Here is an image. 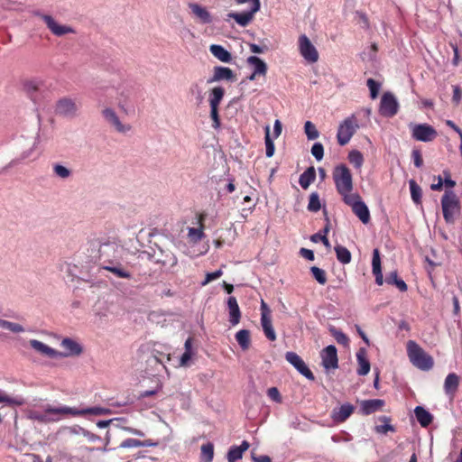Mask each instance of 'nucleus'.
I'll return each mask as SVG.
<instances>
[{
  "label": "nucleus",
  "mask_w": 462,
  "mask_h": 462,
  "mask_svg": "<svg viewBox=\"0 0 462 462\" xmlns=\"http://www.w3.org/2000/svg\"><path fill=\"white\" fill-rule=\"evenodd\" d=\"M79 105L76 99L70 97H62L59 99L55 106V113L62 117L72 119L78 116Z\"/></svg>",
  "instance_id": "0eeeda50"
},
{
  "label": "nucleus",
  "mask_w": 462,
  "mask_h": 462,
  "mask_svg": "<svg viewBox=\"0 0 462 462\" xmlns=\"http://www.w3.org/2000/svg\"><path fill=\"white\" fill-rule=\"evenodd\" d=\"M52 171L56 177L62 180L69 179L72 174L70 169L60 163H54L52 165Z\"/></svg>",
  "instance_id": "a19ab883"
},
{
  "label": "nucleus",
  "mask_w": 462,
  "mask_h": 462,
  "mask_svg": "<svg viewBox=\"0 0 462 462\" xmlns=\"http://www.w3.org/2000/svg\"><path fill=\"white\" fill-rule=\"evenodd\" d=\"M443 217L447 223H453L456 216L459 214L460 204L453 191H446L441 199Z\"/></svg>",
  "instance_id": "39448f33"
},
{
  "label": "nucleus",
  "mask_w": 462,
  "mask_h": 462,
  "mask_svg": "<svg viewBox=\"0 0 462 462\" xmlns=\"http://www.w3.org/2000/svg\"><path fill=\"white\" fill-rule=\"evenodd\" d=\"M411 196L414 203L420 204L421 201L422 190L414 180H409Z\"/></svg>",
  "instance_id": "37998d69"
},
{
  "label": "nucleus",
  "mask_w": 462,
  "mask_h": 462,
  "mask_svg": "<svg viewBox=\"0 0 462 462\" xmlns=\"http://www.w3.org/2000/svg\"><path fill=\"white\" fill-rule=\"evenodd\" d=\"M225 95V89L222 87H215L209 91L208 102L210 108H218Z\"/></svg>",
  "instance_id": "c756f323"
},
{
  "label": "nucleus",
  "mask_w": 462,
  "mask_h": 462,
  "mask_svg": "<svg viewBox=\"0 0 462 462\" xmlns=\"http://www.w3.org/2000/svg\"><path fill=\"white\" fill-rule=\"evenodd\" d=\"M0 403L14 406H21L24 403V400L21 396L11 397L0 390Z\"/></svg>",
  "instance_id": "ea45409f"
},
{
  "label": "nucleus",
  "mask_w": 462,
  "mask_h": 462,
  "mask_svg": "<svg viewBox=\"0 0 462 462\" xmlns=\"http://www.w3.org/2000/svg\"><path fill=\"white\" fill-rule=\"evenodd\" d=\"M399 109V103L395 97L390 93H384L381 97L379 112L383 116L393 117Z\"/></svg>",
  "instance_id": "f8f14e48"
},
{
  "label": "nucleus",
  "mask_w": 462,
  "mask_h": 462,
  "mask_svg": "<svg viewBox=\"0 0 462 462\" xmlns=\"http://www.w3.org/2000/svg\"><path fill=\"white\" fill-rule=\"evenodd\" d=\"M227 308L229 312V321L233 326L239 323L241 319V311L235 297L230 296L227 299Z\"/></svg>",
  "instance_id": "393cba45"
},
{
  "label": "nucleus",
  "mask_w": 462,
  "mask_h": 462,
  "mask_svg": "<svg viewBox=\"0 0 462 462\" xmlns=\"http://www.w3.org/2000/svg\"><path fill=\"white\" fill-rule=\"evenodd\" d=\"M30 346L38 353L51 357V358H59L60 351L49 346L48 345L39 341L37 339H31L29 341Z\"/></svg>",
  "instance_id": "4be33fe9"
},
{
  "label": "nucleus",
  "mask_w": 462,
  "mask_h": 462,
  "mask_svg": "<svg viewBox=\"0 0 462 462\" xmlns=\"http://www.w3.org/2000/svg\"><path fill=\"white\" fill-rule=\"evenodd\" d=\"M383 405L384 401L381 399L365 400L360 402V411L364 415H369L381 411Z\"/></svg>",
  "instance_id": "b1692460"
},
{
  "label": "nucleus",
  "mask_w": 462,
  "mask_h": 462,
  "mask_svg": "<svg viewBox=\"0 0 462 462\" xmlns=\"http://www.w3.org/2000/svg\"><path fill=\"white\" fill-rule=\"evenodd\" d=\"M235 2L236 5L248 4V9L242 13L227 14L226 21L228 22L230 19H234L238 25L245 27L254 20V14L260 10V0H235Z\"/></svg>",
  "instance_id": "7ed1b4c3"
},
{
  "label": "nucleus",
  "mask_w": 462,
  "mask_h": 462,
  "mask_svg": "<svg viewBox=\"0 0 462 462\" xmlns=\"http://www.w3.org/2000/svg\"><path fill=\"white\" fill-rule=\"evenodd\" d=\"M60 346L64 349L60 352L59 357L79 356L83 353L82 345L71 337H64L60 341Z\"/></svg>",
  "instance_id": "2eb2a0df"
},
{
  "label": "nucleus",
  "mask_w": 462,
  "mask_h": 462,
  "mask_svg": "<svg viewBox=\"0 0 462 462\" xmlns=\"http://www.w3.org/2000/svg\"><path fill=\"white\" fill-rule=\"evenodd\" d=\"M412 159H413L414 165L417 168H420L422 166L423 160H422L421 154L419 151H417V150L412 151Z\"/></svg>",
  "instance_id": "338daca9"
},
{
  "label": "nucleus",
  "mask_w": 462,
  "mask_h": 462,
  "mask_svg": "<svg viewBox=\"0 0 462 462\" xmlns=\"http://www.w3.org/2000/svg\"><path fill=\"white\" fill-rule=\"evenodd\" d=\"M250 445L246 440H244L240 446H233L227 452L228 462H236L241 459L245 451L249 448Z\"/></svg>",
  "instance_id": "cd10ccee"
},
{
  "label": "nucleus",
  "mask_w": 462,
  "mask_h": 462,
  "mask_svg": "<svg viewBox=\"0 0 462 462\" xmlns=\"http://www.w3.org/2000/svg\"><path fill=\"white\" fill-rule=\"evenodd\" d=\"M209 51L215 58H217L218 60L222 62L229 63L232 60L231 53L221 45H210Z\"/></svg>",
  "instance_id": "c85d7f7f"
},
{
  "label": "nucleus",
  "mask_w": 462,
  "mask_h": 462,
  "mask_svg": "<svg viewBox=\"0 0 462 462\" xmlns=\"http://www.w3.org/2000/svg\"><path fill=\"white\" fill-rule=\"evenodd\" d=\"M320 201L319 194L316 192H313L310 196V200L308 204V209L311 212H317L320 209Z\"/></svg>",
  "instance_id": "864d4df0"
},
{
  "label": "nucleus",
  "mask_w": 462,
  "mask_h": 462,
  "mask_svg": "<svg viewBox=\"0 0 462 462\" xmlns=\"http://www.w3.org/2000/svg\"><path fill=\"white\" fill-rule=\"evenodd\" d=\"M358 128V121L355 115L344 119L337 128V139L338 144L341 146L347 144Z\"/></svg>",
  "instance_id": "423d86ee"
},
{
  "label": "nucleus",
  "mask_w": 462,
  "mask_h": 462,
  "mask_svg": "<svg viewBox=\"0 0 462 462\" xmlns=\"http://www.w3.org/2000/svg\"><path fill=\"white\" fill-rule=\"evenodd\" d=\"M304 132L309 140H315L319 136V133L315 125L310 121H306L304 124Z\"/></svg>",
  "instance_id": "a18cd8bd"
},
{
  "label": "nucleus",
  "mask_w": 462,
  "mask_h": 462,
  "mask_svg": "<svg viewBox=\"0 0 462 462\" xmlns=\"http://www.w3.org/2000/svg\"><path fill=\"white\" fill-rule=\"evenodd\" d=\"M235 75L231 69L226 67L217 66L214 68L213 76L208 79V83L217 82L221 80L235 81Z\"/></svg>",
  "instance_id": "412c9836"
},
{
  "label": "nucleus",
  "mask_w": 462,
  "mask_h": 462,
  "mask_svg": "<svg viewBox=\"0 0 462 462\" xmlns=\"http://www.w3.org/2000/svg\"><path fill=\"white\" fill-rule=\"evenodd\" d=\"M356 360L358 363L357 374L359 375H365L370 371V362L367 358L365 348H360L356 353Z\"/></svg>",
  "instance_id": "bb28decb"
},
{
  "label": "nucleus",
  "mask_w": 462,
  "mask_h": 462,
  "mask_svg": "<svg viewBox=\"0 0 462 462\" xmlns=\"http://www.w3.org/2000/svg\"><path fill=\"white\" fill-rule=\"evenodd\" d=\"M320 356L322 359V365L326 370L337 369L338 367L337 351L335 346L329 345L325 347Z\"/></svg>",
  "instance_id": "dca6fc26"
},
{
  "label": "nucleus",
  "mask_w": 462,
  "mask_h": 462,
  "mask_svg": "<svg viewBox=\"0 0 462 462\" xmlns=\"http://www.w3.org/2000/svg\"><path fill=\"white\" fill-rule=\"evenodd\" d=\"M285 359L307 379L314 380L315 377L312 372L309 369L305 362L298 354H296L295 352H287L285 354Z\"/></svg>",
  "instance_id": "4468645a"
},
{
  "label": "nucleus",
  "mask_w": 462,
  "mask_h": 462,
  "mask_svg": "<svg viewBox=\"0 0 462 462\" xmlns=\"http://www.w3.org/2000/svg\"><path fill=\"white\" fill-rule=\"evenodd\" d=\"M124 249L115 242H107L99 245L98 260L101 268L117 261H122Z\"/></svg>",
  "instance_id": "20e7f679"
},
{
  "label": "nucleus",
  "mask_w": 462,
  "mask_h": 462,
  "mask_svg": "<svg viewBox=\"0 0 462 462\" xmlns=\"http://www.w3.org/2000/svg\"><path fill=\"white\" fill-rule=\"evenodd\" d=\"M268 397L275 402H281L282 397L279 390L276 387H271L267 390Z\"/></svg>",
  "instance_id": "e2e57ef3"
},
{
  "label": "nucleus",
  "mask_w": 462,
  "mask_h": 462,
  "mask_svg": "<svg viewBox=\"0 0 462 462\" xmlns=\"http://www.w3.org/2000/svg\"><path fill=\"white\" fill-rule=\"evenodd\" d=\"M310 272L314 277V279L319 283V284H325L327 282V276L324 270L317 267L312 266L310 268Z\"/></svg>",
  "instance_id": "603ef678"
},
{
  "label": "nucleus",
  "mask_w": 462,
  "mask_h": 462,
  "mask_svg": "<svg viewBox=\"0 0 462 462\" xmlns=\"http://www.w3.org/2000/svg\"><path fill=\"white\" fill-rule=\"evenodd\" d=\"M261 325L265 337L269 340L274 341L276 339V333L272 324V318L263 316V318H261Z\"/></svg>",
  "instance_id": "72a5a7b5"
},
{
  "label": "nucleus",
  "mask_w": 462,
  "mask_h": 462,
  "mask_svg": "<svg viewBox=\"0 0 462 462\" xmlns=\"http://www.w3.org/2000/svg\"><path fill=\"white\" fill-rule=\"evenodd\" d=\"M34 14L41 17L45 23L48 29L55 36L60 37L68 33H74L75 31L72 27L68 25L60 24L52 16L42 14L40 12H34Z\"/></svg>",
  "instance_id": "9b49d317"
},
{
  "label": "nucleus",
  "mask_w": 462,
  "mask_h": 462,
  "mask_svg": "<svg viewBox=\"0 0 462 462\" xmlns=\"http://www.w3.org/2000/svg\"><path fill=\"white\" fill-rule=\"evenodd\" d=\"M348 160L356 169H360L364 162L363 154L356 150L349 152Z\"/></svg>",
  "instance_id": "49530a36"
},
{
  "label": "nucleus",
  "mask_w": 462,
  "mask_h": 462,
  "mask_svg": "<svg viewBox=\"0 0 462 462\" xmlns=\"http://www.w3.org/2000/svg\"><path fill=\"white\" fill-rule=\"evenodd\" d=\"M101 115L106 124H108L111 127H113L116 131L121 134H126L131 130V125L123 124L116 112L110 107H106L101 111Z\"/></svg>",
  "instance_id": "ddd939ff"
},
{
  "label": "nucleus",
  "mask_w": 462,
  "mask_h": 462,
  "mask_svg": "<svg viewBox=\"0 0 462 462\" xmlns=\"http://www.w3.org/2000/svg\"><path fill=\"white\" fill-rule=\"evenodd\" d=\"M460 383V376L455 373H449L445 380L443 384V389L445 394L450 399L453 400Z\"/></svg>",
  "instance_id": "a211bd4d"
},
{
  "label": "nucleus",
  "mask_w": 462,
  "mask_h": 462,
  "mask_svg": "<svg viewBox=\"0 0 462 462\" xmlns=\"http://www.w3.org/2000/svg\"><path fill=\"white\" fill-rule=\"evenodd\" d=\"M298 43L300 53L306 61L309 63H315L318 61L319 52L316 47L305 34H302L299 37Z\"/></svg>",
  "instance_id": "1a4fd4ad"
},
{
  "label": "nucleus",
  "mask_w": 462,
  "mask_h": 462,
  "mask_svg": "<svg viewBox=\"0 0 462 462\" xmlns=\"http://www.w3.org/2000/svg\"><path fill=\"white\" fill-rule=\"evenodd\" d=\"M190 92L193 95H196V97L199 101H202V99H203L202 90H201L200 87L199 86V84H197V83L193 84L190 87Z\"/></svg>",
  "instance_id": "774afa93"
},
{
  "label": "nucleus",
  "mask_w": 462,
  "mask_h": 462,
  "mask_svg": "<svg viewBox=\"0 0 462 462\" xmlns=\"http://www.w3.org/2000/svg\"><path fill=\"white\" fill-rule=\"evenodd\" d=\"M194 355V352H187L184 351V353L181 355L180 358V364L179 366L181 367H188L190 365V360L192 356Z\"/></svg>",
  "instance_id": "052dcab7"
},
{
  "label": "nucleus",
  "mask_w": 462,
  "mask_h": 462,
  "mask_svg": "<svg viewBox=\"0 0 462 462\" xmlns=\"http://www.w3.org/2000/svg\"><path fill=\"white\" fill-rule=\"evenodd\" d=\"M355 407L354 405L346 402L342 404L341 406L333 409L331 412V419L336 423H342L346 421L354 412Z\"/></svg>",
  "instance_id": "6ab92c4d"
},
{
  "label": "nucleus",
  "mask_w": 462,
  "mask_h": 462,
  "mask_svg": "<svg viewBox=\"0 0 462 462\" xmlns=\"http://www.w3.org/2000/svg\"><path fill=\"white\" fill-rule=\"evenodd\" d=\"M335 252L337 254V259L343 264H347L351 262V253L350 251L342 245L335 246Z\"/></svg>",
  "instance_id": "4c0bfd02"
},
{
  "label": "nucleus",
  "mask_w": 462,
  "mask_h": 462,
  "mask_svg": "<svg viewBox=\"0 0 462 462\" xmlns=\"http://www.w3.org/2000/svg\"><path fill=\"white\" fill-rule=\"evenodd\" d=\"M80 415L92 414V415H109L112 413L110 409L103 408L99 406L90 407L86 409H79Z\"/></svg>",
  "instance_id": "c03bdc74"
},
{
  "label": "nucleus",
  "mask_w": 462,
  "mask_h": 462,
  "mask_svg": "<svg viewBox=\"0 0 462 462\" xmlns=\"http://www.w3.org/2000/svg\"><path fill=\"white\" fill-rule=\"evenodd\" d=\"M329 331H330V333L332 334V336L335 337L336 341L338 344L343 345V346H347L348 345L349 339H348L347 336L345 333H343L342 331L337 329L334 327H331L329 328Z\"/></svg>",
  "instance_id": "09e8293b"
},
{
  "label": "nucleus",
  "mask_w": 462,
  "mask_h": 462,
  "mask_svg": "<svg viewBox=\"0 0 462 462\" xmlns=\"http://www.w3.org/2000/svg\"><path fill=\"white\" fill-rule=\"evenodd\" d=\"M411 136L416 141L431 142L437 137V131L428 124L411 125Z\"/></svg>",
  "instance_id": "9d476101"
},
{
  "label": "nucleus",
  "mask_w": 462,
  "mask_h": 462,
  "mask_svg": "<svg viewBox=\"0 0 462 462\" xmlns=\"http://www.w3.org/2000/svg\"><path fill=\"white\" fill-rule=\"evenodd\" d=\"M210 117L213 121V128L217 129L220 126V119L218 115V108H210Z\"/></svg>",
  "instance_id": "0e129e2a"
},
{
  "label": "nucleus",
  "mask_w": 462,
  "mask_h": 462,
  "mask_svg": "<svg viewBox=\"0 0 462 462\" xmlns=\"http://www.w3.org/2000/svg\"><path fill=\"white\" fill-rule=\"evenodd\" d=\"M152 257L155 263H161L167 267H173L177 264L178 262L177 257L171 251L163 249L160 246H158L157 251H154Z\"/></svg>",
  "instance_id": "f3484780"
},
{
  "label": "nucleus",
  "mask_w": 462,
  "mask_h": 462,
  "mask_svg": "<svg viewBox=\"0 0 462 462\" xmlns=\"http://www.w3.org/2000/svg\"><path fill=\"white\" fill-rule=\"evenodd\" d=\"M311 154L317 161L322 160L324 156V147L320 143H315L311 147Z\"/></svg>",
  "instance_id": "13d9d810"
},
{
  "label": "nucleus",
  "mask_w": 462,
  "mask_h": 462,
  "mask_svg": "<svg viewBox=\"0 0 462 462\" xmlns=\"http://www.w3.org/2000/svg\"><path fill=\"white\" fill-rule=\"evenodd\" d=\"M204 236V233L202 230V227L195 228V227H189L188 231V237L190 242L192 243H198L200 241Z\"/></svg>",
  "instance_id": "3c124183"
},
{
  "label": "nucleus",
  "mask_w": 462,
  "mask_h": 462,
  "mask_svg": "<svg viewBox=\"0 0 462 462\" xmlns=\"http://www.w3.org/2000/svg\"><path fill=\"white\" fill-rule=\"evenodd\" d=\"M222 274H223V272H222V270H221V269L217 270V271H215V272H213V273H208L206 274V279H205V281H204V282H201V285H202V286L207 285V284H208V283H209L210 282L215 281V280L218 279L219 277H221V276H222Z\"/></svg>",
  "instance_id": "bf43d9fd"
},
{
  "label": "nucleus",
  "mask_w": 462,
  "mask_h": 462,
  "mask_svg": "<svg viewBox=\"0 0 462 462\" xmlns=\"http://www.w3.org/2000/svg\"><path fill=\"white\" fill-rule=\"evenodd\" d=\"M236 339L243 350H246L250 346V332L247 329H241L236 334Z\"/></svg>",
  "instance_id": "58836bf2"
},
{
  "label": "nucleus",
  "mask_w": 462,
  "mask_h": 462,
  "mask_svg": "<svg viewBox=\"0 0 462 462\" xmlns=\"http://www.w3.org/2000/svg\"><path fill=\"white\" fill-rule=\"evenodd\" d=\"M247 63L253 67L254 74L264 76L267 72L266 63L256 56L247 58Z\"/></svg>",
  "instance_id": "2f4dec72"
},
{
  "label": "nucleus",
  "mask_w": 462,
  "mask_h": 462,
  "mask_svg": "<svg viewBox=\"0 0 462 462\" xmlns=\"http://www.w3.org/2000/svg\"><path fill=\"white\" fill-rule=\"evenodd\" d=\"M30 419L37 420L41 423H51L57 422L60 420V418H52L49 412L46 411V408L44 409L43 413H40L38 411H32L29 415Z\"/></svg>",
  "instance_id": "c9c22d12"
},
{
  "label": "nucleus",
  "mask_w": 462,
  "mask_h": 462,
  "mask_svg": "<svg viewBox=\"0 0 462 462\" xmlns=\"http://www.w3.org/2000/svg\"><path fill=\"white\" fill-rule=\"evenodd\" d=\"M343 201L351 207L352 211L364 224H367L370 221L369 209L357 193L352 197H346V199Z\"/></svg>",
  "instance_id": "6e6552de"
},
{
  "label": "nucleus",
  "mask_w": 462,
  "mask_h": 462,
  "mask_svg": "<svg viewBox=\"0 0 462 462\" xmlns=\"http://www.w3.org/2000/svg\"><path fill=\"white\" fill-rule=\"evenodd\" d=\"M265 152L267 157H272L274 154V143L270 137V127H265Z\"/></svg>",
  "instance_id": "8fccbe9b"
},
{
  "label": "nucleus",
  "mask_w": 462,
  "mask_h": 462,
  "mask_svg": "<svg viewBox=\"0 0 462 462\" xmlns=\"http://www.w3.org/2000/svg\"><path fill=\"white\" fill-rule=\"evenodd\" d=\"M102 269L112 273L117 278L130 279L132 277L131 273L122 264L121 261L107 264Z\"/></svg>",
  "instance_id": "a878e982"
},
{
  "label": "nucleus",
  "mask_w": 462,
  "mask_h": 462,
  "mask_svg": "<svg viewBox=\"0 0 462 462\" xmlns=\"http://www.w3.org/2000/svg\"><path fill=\"white\" fill-rule=\"evenodd\" d=\"M42 86L43 81L40 79H26L23 83V90L29 95L36 93Z\"/></svg>",
  "instance_id": "f704fd0d"
},
{
  "label": "nucleus",
  "mask_w": 462,
  "mask_h": 462,
  "mask_svg": "<svg viewBox=\"0 0 462 462\" xmlns=\"http://www.w3.org/2000/svg\"><path fill=\"white\" fill-rule=\"evenodd\" d=\"M311 240L313 242H319L320 241V243H323V245L327 247V248H330L331 245L328 241V239L327 238V236L324 235H320V234H315L311 236Z\"/></svg>",
  "instance_id": "69168bd1"
},
{
  "label": "nucleus",
  "mask_w": 462,
  "mask_h": 462,
  "mask_svg": "<svg viewBox=\"0 0 462 462\" xmlns=\"http://www.w3.org/2000/svg\"><path fill=\"white\" fill-rule=\"evenodd\" d=\"M407 354L411 363L424 371L433 366V359L415 341L410 340L407 343Z\"/></svg>",
  "instance_id": "f03ea898"
},
{
  "label": "nucleus",
  "mask_w": 462,
  "mask_h": 462,
  "mask_svg": "<svg viewBox=\"0 0 462 462\" xmlns=\"http://www.w3.org/2000/svg\"><path fill=\"white\" fill-rule=\"evenodd\" d=\"M122 448H130L141 447V440L135 439H126L119 446Z\"/></svg>",
  "instance_id": "680f3d73"
},
{
  "label": "nucleus",
  "mask_w": 462,
  "mask_h": 462,
  "mask_svg": "<svg viewBox=\"0 0 462 462\" xmlns=\"http://www.w3.org/2000/svg\"><path fill=\"white\" fill-rule=\"evenodd\" d=\"M367 87L370 90V96L373 99L376 98L381 88L380 83L376 82L373 79H367Z\"/></svg>",
  "instance_id": "4d7b16f0"
},
{
  "label": "nucleus",
  "mask_w": 462,
  "mask_h": 462,
  "mask_svg": "<svg viewBox=\"0 0 462 462\" xmlns=\"http://www.w3.org/2000/svg\"><path fill=\"white\" fill-rule=\"evenodd\" d=\"M46 411L51 415H58L60 417V420L66 416H80L79 409L75 407H69L65 405H61L59 407L46 406Z\"/></svg>",
  "instance_id": "5701e85b"
},
{
  "label": "nucleus",
  "mask_w": 462,
  "mask_h": 462,
  "mask_svg": "<svg viewBox=\"0 0 462 462\" xmlns=\"http://www.w3.org/2000/svg\"><path fill=\"white\" fill-rule=\"evenodd\" d=\"M316 171L314 167L308 168L303 173L300 174L299 183L300 187L307 189L310 185L315 180Z\"/></svg>",
  "instance_id": "473e14b6"
},
{
  "label": "nucleus",
  "mask_w": 462,
  "mask_h": 462,
  "mask_svg": "<svg viewBox=\"0 0 462 462\" xmlns=\"http://www.w3.org/2000/svg\"><path fill=\"white\" fill-rule=\"evenodd\" d=\"M380 420L384 423L382 425L375 426L374 430L377 433L386 434L388 431H394L393 426L390 424V418L383 416L380 418Z\"/></svg>",
  "instance_id": "de8ad7c7"
},
{
  "label": "nucleus",
  "mask_w": 462,
  "mask_h": 462,
  "mask_svg": "<svg viewBox=\"0 0 462 462\" xmlns=\"http://www.w3.org/2000/svg\"><path fill=\"white\" fill-rule=\"evenodd\" d=\"M0 328L9 330L13 333H23L25 331V328L23 326H22L19 323L8 321L6 319L0 318Z\"/></svg>",
  "instance_id": "e433bc0d"
},
{
  "label": "nucleus",
  "mask_w": 462,
  "mask_h": 462,
  "mask_svg": "<svg viewBox=\"0 0 462 462\" xmlns=\"http://www.w3.org/2000/svg\"><path fill=\"white\" fill-rule=\"evenodd\" d=\"M192 14L203 24H210L214 22L212 14L208 9L197 3H190L189 5Z\"/></svg>",
  "instance_id": "aec40b11"
},
{
  "label": "nucleus",
  "mask_w": 462,
  "mask_h": 462,
  "mask_svg": "<svg viewBox=\"0 0 462 462\" xmlns=\"http://www.w3.org/2000/svg\"><path fill=\"white\" fill-rule=\"evenodd\" d=\"M414 413L421 427H428L432 422L433 416L423 407L417 406L414 409Z\"/></svg>",
  "instance_id": "7c9ffc66"
},
{
  "label": "nucleus",
  "mask_w": 462,
  "mask_h": 462,
  "mask_svg": "<svg viewBox=\"0 0 462 462\" xmlns=\"http://www.w3.org/2000/svg\"><path fill=\"white\" fill-rule=\"evenodd\" d=\"M372 272L373 273L382 272L380 252L378 249H374V251H373Z\"/></svg>",
  "instance_id": "6e6d98bb"
},
{
  "label": "nucleus",
  "mask_w": 462,
  "mask_h": 462,
  "mask_svg": "<svg viewBox=\"0 0 462 462\" xmlns=\"http://www.w3.org/2000/svg\"><path fill=\"white\" fill-rule=\"evenodd\" d=\"M214 457V446L208 442L201 446V462H212Z\"/></svg>",
  "instance_id": "79ce46f5"
},
{
  "label": "nucleus",
  "mask_w": 462,
  "mask_h": 462,
  "mask_svg": "<svg viewBox=\"0 0 462 462\" xmlns=\"http://www.w3.org/2000/svg\"><path fill=\"white\" fill-rule=\"evenodd\" d=\"M333 180L337 191L343 200L346 199V197H352L356 194L353 192L352 174L346 165L340 164L334 169Z\"/></svg>",
  "instance_id": "f257e3e1"
},
{
  "label": "nucleus",
  "mask_w": 462,
  "mask_h": 462,
  "mask_svg": "<svg viewBox=\"0 0 462 462\" xmlns=\"http://www.w3.org/2000/svg\"><path fill=\"white\" fill-rule=\"evenodd\" d=\"M376 51L377 46L374 43L367 50L361 53V58L365 61H374L376 57Z\"/></svg>",
  "instance_id": "5fc2aeb1"
}]
</instances>
